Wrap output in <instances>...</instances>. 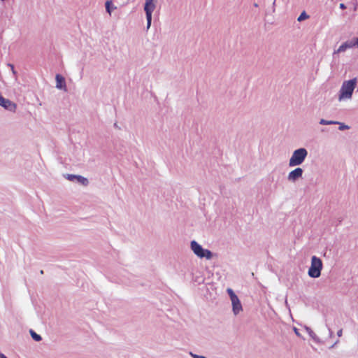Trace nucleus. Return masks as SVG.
<instances>
[{"label": "nucleus", "instance_id": "obj_2", "mask_svg": "<svg viewBox=\"0 0 358 358\" xmlns=\"http://www.w3.org/2000/svg\"><path fill=\"white\" fill-rule=\"evenodd\" d=\"M308 156V151L304 148L295 150L289 159V166L295 167L303 163Z\"/></svg>", "mask_w": 358, "mask_h": 358}, {"label": "nucleus", "instance_id": "obj_13", "mask_svg": "<svg viewBox=\"0 0 358 358\" xmlns=\"http://www.w3.org/2000/svg\"><path fill=\"white\" fill-rule=\"evenodd\" d=\"M320 124H322V125H331V124H337V121L326 120L324 119H321L320 120Z\"/></svg>", "mask_w": 358, "mask_h": 358}, {"label": "nucleus", "instance_id": "obj_21", "mask_svg": "<svg viewBox=\"0 0 358 358\" xmlns=\"http://www.w3.org/2000/svg\"><path fill=\"white\" fill-rule=\"evenodd\" d=\"M340 8L341 9H345L346 8V6L344 3H341L340 6H339Z\"/></svg>", "mask_w": 358, "mask_h": 358}, {"label": "nucleus", "instance_id": "obj_5", "mask_svg": "<svg viewBox=\"0 0 358 358\" xmlns=\"http://www.w3.org/2000/svg\"><path fill=\"white\" fill-rule=\"evenodd\" d=\"M227 292V293L230 297L231 301L233 313L234 315H236L239 314L243 310L241 303L238 297L237 296V295L234 293V292L231 288H228Z\"/></svg>", "mask_w": 358, "mask_h": 358}, {"label": "nucleus", "instance_id": "obj_19", "mask_svg": "<svg viewBox=\"0 0 358 358\" xmlns=\"http://www.w3.org/2000/svg\"><path fill=\"white\" fill-rule=\"evenodd\" d=\"M342 334H343V330H342V329H340V330H338V331H337V336H338V337H341V336H342Z\"/></svg>", "mask_w": 358, "mask_h": 358}, {"label": "nucleus", "instance_id": "obj_12", "mask_svg": "<svg viewBox=\"0 0 358 358\" xmlns=\"http://www.w3.org/2000/svg\"><path fill=\"white\" fill-rule=\"evenodd\" d=\"M30 334L31 336V338L36 341H40L42 339L41 336L39 334H36L34 331L31 329L30 330Z\"/></svg>", "mask_w": 358, "mask_h": 358}, {"label": "nucleus", "instance_id": "obj_22", "mask_svg": "<svg viewBox=\"0 0 358 358\" xmlns=\"http://www.w3.org/2000/svg\"><path fill=\"white\" fill-rule=\"evenodd\" d=\"M0 358H7L3 354L0 353Z\"/></svg>", "mask_w": 358, "mask_h": 358}, {"label": "nucleus", "instance_id": "obj_14", "mask_svg": "<svg viewBox=\"0 0 358 358\" xmlns=\"http://www.w3.org/2000/svg\"><path fill=\"white\" fill-rule=\"evenodd\" d=\"M308 18H309V15L306 13V11H303L298 17L297 20L299 22H302L305 20H307Z\"/></svg>", "mask_w": 358, "mask_h": 358}, {"label": "nucleus", "instance_id": "obj_8", "mask_svg": "<svg viewBox=\"0 0 358 358\" xmlns=\"http://www.w3.org/2000/svg\"><path fill=\"white\" fill-rule=\"evenodd\" d=\"M303 170L300 167H296L291 171L287 176V180L291 182H295L303 176Z\"/></svg>", "mask_w": 358, "mask_h": 358}, {"label": "nucleus", "instance_id": "obj_10", "mask_svg": "<svg viewBox=\"0 0 358 358\" xmlns=\"http://www.w3.org/2000/svg\"><path fill=\"white\" fill-rule=\"evenodd\" d=\"M56 80V87L59 90H64L66 91V85L64 78L59 75L57 74L55 76Z\"/></svg>", "mask_w": 358, "mask_h": 358}, {"label": "nucleus", "instance_id": "obj_20", "mask_svg": "<svg viewBox=\"0 0 358 358\" xmlns=\"http://www.w3.org/2000/svg\"><path fill=\"white\" fill-rule=\"evenodd\" d=\"M329 331V336L331 338L333 336V331L331 330V329H328Z\"/></svg>", "mask_w": 358, "mask_h": 358}, {"label": "nucleus", "instance_id": "obj_1", "mask_svg": "<svg viewBox=\"0 0 358 358\" xmlns=\"http://www.w3.org/2000/svg\"><path fill=\"white\" fill-rule=\"evenodd\" d=\"M357 78L344 81L339 90L338 100L341 101L345 99H350L352 96V94L357 86Z\"/></svg>", "mask_w": 358, "mask_h": 358}, {"label": "nucleus", "instance_id": "obj_7", "mask_svg": "<svg viewBox=\"0 0 358 358\" xmlns=\"http://www.w3.org/2000/svg\"><path fill=\"white\" fill-rule=\"evenodd\" d=\"M353 48H358V38H353L351 40H348L345 42L343 43L339 48L334 50V55L336 54H338L341 52H343L348 49Z\"/></svg>", "mask_w": 358, "mask_h": 358}, {"label": "nucleus", "instance_id": "obj_3", "mask_svg": "<svg viewBox=\"0 0 358 358\" xmlns=\"http://www.w3.org/2000/svg\"><path fill=\"white\" fill-rule=\"evenodd\" d=\"M190 248L194 254L201 259L206 258V259H210L213 257V253L210 250L204 249L196 241H192L190 242Z\"/></svg>", "mask_w": 358, "mask_h": 358}, {"label": "nucleus", "instance_id": "obj_18", "mask_svg": "<svg viewBox=\"0 0 358 358\" xmlns=\"http://www.w3.org/2000/svg\"><path fill=\"white\" fill-rule=\"evenodd\" d=\"M294 333L296 334V335L297 336H299V337H301V334H300V333L299 332V330H298V329H297V328L294 327Z\"/></svg>", "mask_w": 358, "mask_h": 358}, {"label": "nucleus", "instance_id": "obj_17", "mask_svg": "<svg viewBox=\"0 0 358 358\" xmlns=\"http://www.w3.org/2000/svg\"><path fill=\"white\" fill-rule=\"evenodd\" d=\"M190 355L193 358H206L205 356L196 355L192 352H190Z\"/></svg>", "mask_w": 358, "mask_h": 358}, {"label": "nucleus", "instance_id": "obj_9", "mask_svg": "<svg viewBox=\"0 0 358 358\" xmlns=\"http://www.w3.org/2000/svg\"><path fill=\"white\" fill-rule=\"evenodd\" d=\"M65 178L69 181L76 182L85 186L88 185V180L86 178L79 175L67 174Z\"/></svg>", "mask_w": 358, "mask_h": 358}, {"label": "nucleus", "instance_id": "obj_15", "mask_svg": "<svg viewBox=\"0 0 358 358\" xmlns=\"http://www.w3.org/2000/svg\"><path fill=\"white\" fill-rule=\"evenodd\" d=\"M336 124L339 125L338 129L341 130V131L348 129L350 128L349 126L345 124L343 122H338V121H337V124Z\"/></svg>", "mask_w": 358, "mask_h": 358}, {"label": "nucleus", "instance_id": "obj_16", "mask_svg": "<svg viewBox=\"0 0 358 358\" xmlns=\"http://www.w3.org/2000/svg\"><path fill=\"white\" fill-rule=\"evenodd\" d=\"M110 3V1H109L106 2V10L110 15L111 14Z\"/></svg>", "mask_w": 358, "mask_h": 358}, {"label": "nucleus", "instance_id": "obj_6", "mask_svg": "<svg viewBox=\"0 0 358 358\" xmlns=\"http://www.w3.org/2000/svg\"><path fill=\"white\" fill-rule=\"evenodd\" d=\"M155 0H145L144 10L147 20V29H149L152 23V14L156 8Z\"/></svg>", "mask_w": 358, "mask_h": 358}, {"label": "nucleus", "instance_id": "obj_4", "mask_svg": "<svg viewBox=\"0 0 358 358\" xmlns=\"http://www.w3.org/2000/svg\"><path fill=\"white\" fill-rule=\"evenodd\" d=\"M322 266V260L316 256H313L311 257V264L308 271V275L313 278H319L321 275Z\"/></svg>", "mask_w": 358, "mask_h": 358}, {"label": "nucleus", "instance_id": "obj_11", "mask_svg": "<svg viewBox=\"0 0 358 358\" xmlns=\"http://www.w3.org/2000/svg\"><path fill=\"white\" fill-rule=\"evenodd\" d=\"M304 329L308 334L310 337L316 343H321V339L315 334V333L308 326H304Z\"/></svg>", "mask_w": 358, "mask_h": 358}, {"label": "nucleus", "instance_id": "obj_23", "mask_svg": "<svg viewBox=\"0 0 358 358\" xmlns=\"http://www.w3.org/2000/svg\"><path fill=\"white\" fill-rule=\"evenodd\" d=\"M338 343V341H337L334 344H332V345L331 346V348H334L335 346V345H336Z\"/></svg>", "mask_w": 358, "mask_h": 358}]
</instances>
